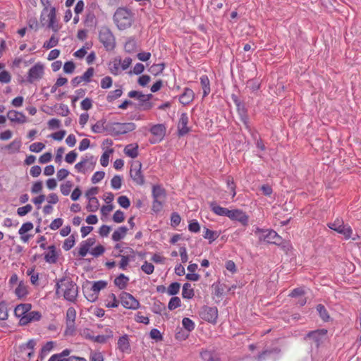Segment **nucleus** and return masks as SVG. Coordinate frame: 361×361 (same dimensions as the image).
Returning <instances> with one entry per match:
<instances>
[{"mask_svg": "<svg viewBox=\"0 0 361 361\" xmlns=\"http://www.w3.org/2000/svg\"><path fill=\"white\" fill-rule=\"evenodd\" d=\"M55 290L57 298L63 296L65 300L74 302L78 297V287L70 277L64 276L56 280Z\"/></svg>", "mask_w": 361, "mask_h": 361, "instance_id": "1", "label": "nucleus"}, {"mask_svg": "<svg viewBox=\"0 0 361 361\" xmlns=\"http://www.w3.org/2000/svg\"><path fill=\"white\" fill-rule=\"evenodd\" d=\"M113 19L118 29L123 30L132 25L133 22V13L127 8L119 7L114 13Z\"/></svg>", "mask_w": 361, "mask_h": 361, "instance_id": "2", "label": "nucleus"}, {"mask_svg": "<svg viewBox=\"0 0 361 361\" xmlns=\"http://www.w3.org/2000/svg\"><path fill=\"white\" fill-rule=\"evenodd\" d=\"M136 128L134 123H109L105 126V130L113 136H118L133 131Z\"/></svg>", "mask_w": 361, "mask_h": 361, "instance_id": "3", "label": "nucleus"}, {"mask_svg": "<svg viewBox=\"0 0 361 361\" xmlns=\"http://www.w3.org/2000/svg\"><path fill=\"white\" fill-rule=\"evenodd\" d=\"M99 40L107 51H113L116 47V38L110 28L102 26L99 30Z\"/></svg>", "mask_w": 361, "mask_h": 361, "instance_id": "4", "label": "nucleus"}, {"mask_svg": "<svg viewBox=\"0 0 361 361\" xmlns=\"http://www.w3.org/2000/svg\"><path fill=\"white\" fill-rule=\"evenodd\" d=\"M76 310L73 307L68 308L66 314V329L64 334L66 336H73L75 334Z\"/></svg>", "mask_w": 361, "mask_h": 361, "instance_id": "5", "label": "nucleus"}, {"mask_svg": "<svg viewBox=\"0 0 361 361\" xmlns=\"http://www.w3.org/2000/svg\"><path fill=\"white\" fill-rule=\"evenodd\" d=\"M199 315L202 319L212 324H216L218 318V309L216 307L204 305L201 307Z\"/></svg>", "mask_w": 361, "mask_h": 361, "instance_id": "6", "label": "nucleus"}, {"mask_svg": "<svg viewBox=\"0 0 361 361\" xmlns=\"http://www.w3.org/2000/svg\"><path fill=\"white\" fill-rule=\"evenodd\" d=\"M121 305L126 309L137 310L140 306V302L130 293L123 291L119 295Z\"/></svg>", "mask_w": 361, "mask_h": 361, "instance_id": "7", "label": "nucleus"}, {"mask_svg": "<svg viewBox=\"0 0 361 361\" xmlns=\"http://www.w3.org/2000/svg\"><path fill=\"white\" fill-rule=\"evenodd\" d=\"M142 163L140 161H135L130 170V176L133 181L138 185H143L145 183V176L141 171Z\"/></svg>", "mask_w": 361, "mask_h": 361, "instance_id": "8", "label": "nucleus"}, {"mask_svg": "<svg viewBox=\"0 0 361 361\" xmlns=\"http://www.w3.org/2000/svg\"><path fill=\"white\" fill-rule=\"evenodd\" d=\"M328 331L326 329H319L314 331H309L304 337V340L310 339L314 344L316 348H319L320 345L326 340Z\"/></svg>", "mask_w": 361, "mask_h": 361, "instance_id": "9", "label": "nucleus"}, {"mask_svg": "<svg viewBox=\"0 0 361 361\" xmlns=\"http://www.w3.org/2000/svg\"><path fill=\"white\" fill-rule=\"evenodd\" d=\"M329 228L343 235L346 240L351 238L353 230L350 226L345 225L343 221H340L337 219L334 223L329 224Z\"/></svg>", "mask_w": 361, "mask_h": 361, "instance_id": "10", "label": "nucleus"}, {"mask_svg": "<svg viewBox=\"0 0 361 361\" xmlns=\"http://www.w3.org/2000/svg\"><path fill=\"white\" fill-rule=\"evenodd\" d=\"M166 128L164 124L153 125L149 129V132L154 135V137L149 140L150 143L156 144L161 142L166 135Z\"/></svg>", "mask_w": 361, "mask_h": 361, "instance_id": "11", "label": "nucleus"}, {"mask_svg": "<svg viewBox=\"0 0 361 361\" xmlns=\"http://www.w3.org/2000/svg\"><path fill=\"white\" fill-rule=\"evenodd\" d=\"M43 75L44 66L41 63H37L30 68L26 80L29 83H32L35 80L41 79Z\"/></svg>", "mask_w": 361, "mask_h": 361, "instance_id": "12", "label": "nucleus"}, {"mask_svg": "<svg viewBox=\"0 0 361 361\" xmlns=\"http://www.w3.org/2000/svg\"><path fill=\"white\" fill-rule=\"evenodd\" d=\"M259 240L275 245H280L282 242L281 237L274 230L263 231V234L259 237Z\"/></svg>", "mask_w": 361, "mask_h": 361, "instance_id": "13", "label": "nucleus"}, {"mask_svg": "<svg viewBox=\"0 0 361 361\" xmlns=\"http://www.w3.org/2000/svg\"><path fill=\"white\" fill-rule=\"evenodd\" d=\"M236 106L238 114L239 115L240 121L243 123L245 128L248 132H252V128L250 126L249 116L247 114V109L245 107L244 102H240Z\"/></svg>", "mask_w": 361, "mask_h": 361, "instance_id": "14", "label": "nucleus"}, {"mask_svg": "<svg viewBox=\"0 0 361 361\" xmlns=\"http://www.w3.org/2000/svg\"><path fill=\"white\" fill-rule=\"evenodd\" d=\"M228 217L231 220L239 221L243 226L248 224L249 216L243 210L238 209L230 210Z\"/></svg>", "mask_w": 361, "mask_h": 361, "instance_id": "15", "label": "nucleus"}, {"mask_svg": "<svg viewBox=\"0 0 361 361\" xmlns=\"http://www.w3.org/2000/svg\"><path fill=\"white\" fill-rule=\"evenodd\" d=\"M189 121L188 116L186 113H182L178 123V135L179 137L184 136L190 132L188 127Z\"/></svg>", "mask_w": 361, "mask_h": 361, "instance_id": "16", "label": "nucleus"}, {"mask_svg": "<svg viewBox=\"0 0 361 361\" xmlns=\"http://www.w3.org/2000/svg\"><path fill=\"white\" fill-rule=\"evenodd\" d=\"M87 164H88L87 169H93L94 166L96 164V159L94 157V156H90L89 158L82 159V161L75 165V169L80 173H85L86 170L85 166Z\"/></svg>", "mask_w": 361, "mask_h": 361, "instance_id": "17", "label": "nucleus"}, {"mask_svg": "<svg viewBox=\"0 0 361 361\" xmlns=\"http://www.w3.org/2000/svg\"><path fill=\"white\" fill-rule=\"evenodd\" d=\"M49 111H46V113L49 115L56 114L57 115L61 116H67L70 114V110L68 106L64 104H56L54 106L49 107Z\"/></svg>", "mask_w": 361, "mask_h": 361, "instance_id": "18", "label": "nucleus"}, {"mask_svg": "<svg viewBox=\"0 0 361 361\" xmlns=\"http://www.w3.org/2000/svg\"><path fill=\"white\" fill-rule=\"evenodd\" d=\"M95 243L96 239L94 238H89L87 240L82 241L78 250V256L80 257H85L89 252L90 248L94 245Z\"/></svg>", "mask_w": 361, "mask_h": 361, "instance_id": "19", "label": "nucleus"}, {"mask_svg": "<svg viewBox=\"0 0 361 361\" xmlns=\"http://www.w3.org/2000/svg\"><path fill=\"white\" fill-rule=\"evenodd\" d=\"M42 317V314L39 311H29L26 316H23L20 319V325H27V324L39 321Z\"/></svg>", "mask_w": 361, "mask_h": 361, "instance_id": "20", "label": "nucleus"}, {"mask_svg": "<svg viewBox=\"0 0 361 361\" xmlns=\"http://www.w3.org/2000/svg\"><path fill=\"white\" fill-rule=\"evenodd\" d=\"M7 118L11 121L18 123H24L26 122V116L23 112L16 110H10L7 113Z\"/></svg>", "mask_w": 361, "mask_h": 361, "instance_id": "21", "label": "nucleus"}, {"mask_svg": "<svg viewBox=\"0 0 361 361\" xmlns=\"http://www.w3.org/2000/svg\"><path fill=\"white\" fill-rule=\"evenodd\" d=\"M195 98V93L189 87H185L184 92L179 97V102L184 106L191 103Z\"/></svg>", "mask_w": 361, "mask_h": 361, "instance_id": "22", "label": "nucleus"}, {"mask_svg": "<svg viewBox=\"0 0 361 361\" xmlns=\"http://www.w3.org/2000/svg\"><path fill=\"white\" fill-rule=\"evenodd\" d=\"M49 252L44 255V260L49 264H55L58 260V253L54 245L47 247Z\"/></svg>", "mask_w": 361, "mask_h": 361, "instance_id": "23", "label": "nucleus"}, {"mask_svg": "<svg viewBox=\"0 0 361 361\" xmlns=\"http://www.w3.org/2000/svg\"><path fill=\"white\" fill-rule=\"evenodd\" d=\"M32 305L30 303H21L18 305L14 310L15 315L18 318L26 316L27 312L31 310Z\"/></svg>", "mask_w": 361, "mask_h": 361, "instance_id": "24", "label": "nucleus"}, {"mask_svg": "<svg viewBox=\"0 0 361 361\" xmlns=\"http://www.w3.org/2000/svg\"><path fill=\"white\" fill-rule=\"evenodd\" d=\"M49 18V24L47 27L51 28L54 32H56L59 30L60 27L56 23V8L52 7L50 9L49 13L48 15Z\"/></svg>", "mask_w": 361, "mask_h": 361, "instance_id": "25", "label": "nucleus"}, {"mask_svg": "<svg viewBox=\"0 0 361 361\" xmlns=\"http://www.w3.org/2000/svg\"><path fill=\"white\" fill-rule=\"evenodd\" d=\"M209 208L215 214L218 216L228 217V214H230V209L219 206L215 202H212L209 203Z\"/></svg>", "mask_w": 361, "mask_h": 361, "instance_id": "26", "label": "nucleus"}, {"mask_svg": "<svg viewBox=\"0 0 361 361\" xmlns=\"http://www.w3.org/2000/svg\"><path fill=\"white\" fill-rule=\"evenodd\" d=\"M152 195L154 200H165L166 190L159 185H154L152 187Z\"/></svg>", "mask_w": 361, "mask_h": 361, "instance_id": "27", "label": "nucleus"}, {"mask_svg": "<svg viewBox=\"0 0 361 361\" xmlns=\"http://www.w3.org/2000/svg\"><path fill=\"white\" fill-rule=\"evenodd\" d=\"M34 355V350L27 352L25 350V346H20L19 351L17 354V357L15 361H30L31 357Z\"/></svg>", "mask_w": 361, "mask_h": 361, "instance_id": "28", "label": "nucleus"}, {"mask_svg": "<svg viewBox=\"0 0 361 361\" xmlns=\"http://www.w3.org/2000/svg\"><path fill=\"white\" fill-rule=\"evenodd\" d=\"M129 281V278L124 274H120L114 281V285L120 290L126 288Z\"/></svg>", "mask_w": 361, "mask_h": 361, "instance_id": "29", "label": "nucleus"}, {"mask_svg": "<svg viewBox=\"0 0 361 361\" xmlns=\"http://www.w3.org/2000/svg\"><path fill=\"white\" fill-rule=\"evenodd\" d=\"M118 348L121 352H128L130 350V345L128 335L125 334L120 337L118 341Z\"/></svg>", "mask_w": 361, "mask_h": 361, "instance_id": "30", "label": "nucleus"}, {"mask_svg": "<svg viewBox=\"0 0 361 361\" xmlns=\"http://www.w3.org/2000/svg\"><path fill=\"white\" fill-rule=\"evenodd\" d=\"M128 229L126 226H120L116 229L112 234L111 238L114 242H118L121 239L124 238L126 235Z\"/></svg>", "mask_w": 361, "mask_h": 361, "instance_id": "31", "label": "nucleus"}, {"mask_svg": "<svg viewBox=\"0 0 361 361\" xmlns=\"http://www.w3.org/2000/svg\"><path fill=\"white\" fill-rule=\"evenodd\" d=\"M138 145L137 144H129L124 148V153L130 158H136L138 154Z\"/></svg>", "mask_w": 361, "mask_h": 361, "instance_id": "32", "label": "nucleus"}, {"mask_svg": "<svg viewBox=\"0 0 361 361\" xmlns=\"http://www.w3.org/2000/svg\"><path fill=\"white\" fill-rule=\"evenodd\" d=\"M200 83L203 90V97H205L211 91L210 82L207 75H203L200 77Z\"/></svg>", "mask_w": 361, "mask_h": 361, "instance_id": "33", "label": "nucleus"}, {"mask_svg": "<svg viewBox=\"0 0 361 361\" xmlns=\"http://www.w3.org/2000/svg\"><path fill=\"white\" fill-rule=\"evenodd\" d=\"M281 353V348L279 347H275L271 349H268L263 350L261 352L257 357V361H264L266 359V357L271 355V354H279Z\"/></svg>", "mask_w": 361, "mask_h": 361, "instance_id": "34", "label": "nucleus"}, {"mask_svg": "<svg viewBox=\"0 0 361 361\" xmlns=\"http://www.w3.org/2000/svg\"><path fill=\"white\" fill-rule=\"evenodd\" d=\"M195 292L190 283H185L183 286L182 296L185 299H191L194 297Z\"/></svg>", "mask_w": 361, "mask_h": 361, "instance_id": "35", "label": "nucleus"}, {"mask_svg": "<svg viewBox=\"0 0 361 361\" xmlns=\"http://www.w3.org/2000/svg\"><path fill=\"white\" fill-rule=\"evenodd\" d=\"M97 18L94 12L88 11L84 20L85 25L87 27H93L97 25Z\"/></svg>", "mask_w": 361, "mask_h": 361, "instance_id": "36", "label": "nucleus"}, {"mask_svg": "<svg viewBox=\"0 0 361 361\" xmlns=\"http://www.w3.org/2000/svg\"><path fill=\"white\" fill-rule=\"evenodd\" d=\"M55 343L54 341H47L41 348L39 357L43 360L44 357L53 349Z\"/></svg>", "mask_w": 361, "mask_h": 361, "instance_id": "37", "label": "nucleus"}, {"mask_svg": "<svg viewBox=\"0 0 361 361\" xmlns=\"http://www.w3.org/2000/svg\"><path fill=\"white\" fill-rule=\"evenodd\" d=\"M316 310L318 312V314L320 317V318L324 321V322H328L330 317H329V312L326 310V308L325 307V306L322 304H319L317 305L316 307Z\"/></svg>", "mask_w": 361, "mask_h": 361, "instance_id": "38", "label": "nucleus"}, {"mask_svg": "<svg viewBox=\"0 0 361 361\" xmlns=\"http://www.w3.org/2000/svg\"><path fill=\"white\" fill-rule=\"evenodd\" d=\"M21 147V141L20 140L16 139L12 141L10 144L7 145L5 147V149L9 151V153L13 154L17 152L20 150Z\"/></svg>", "mask_w": 361, "mask_h": 361, "instance_id": "39", "label": "nucleus"}, {"mask_svg": "<svg viewBox=\"0 0 361 361\" xmlns=\"http://www.w3.org/2000/svg\"><path fill=\"white\" fill-rule=\"evenodd\" d=\"M204 233L203 235V237L205 239H208L209 241V243H212L214 242L217 238L219 236V234L217 231H212L207 228H204Z\"/></svg>", "mask_w": 361, "mask_h": 361, "instance_id": "40", "label": "nucleus"}, {"mask_svg": "<svg viewBox=\"0 0 361 361\" xmlns=\"http://www.w3.org/2000/svg\"><path fill=\"white\" fill-rule=\"evenodd\" d=\"M125 51L128 53H133L137 49V42L134 38H129L124 45Z\"/></svg>", "mask_w": 361, "mask_h": 361, "instance_id": "41", "label": "nucleus"}, {"mask_svg": "<svg viewBox=\"0 0 361 361\" xmlns=\"http://www.w3.org/2000/svg\"><path fill=\"white\" fill-rule=\"evenodd\" d=\"M152 311L155 314H161L162 312L166 311V306L160 300H156L152 306Z\"/></svg>", "mask_w": 361, "mask_h": 361, "instance_id": "42", "label": "nucleus"}, {"mask_svg": "<svg viewBox=\"0 0 361 361\" xmlns=\"http://www.w3.org/2000/svg\"><path fill=\"white\" fill-rule=\"evenodd\" d=\"M106 119H101L92 126V130L95 133H101L105 130Z\"/></svg>", "mask_w": 361, "mask_h": 361, "instance_id": "43", "label": "nucleus"}, {"mask_svg": "<svg viewBox=\"0 0 361 361\" xmlns=\"http://www.w3.org/2000/svg\"><path fill=\"white\" fill-rule=\"evenodd\" d=\"M99 207V202L97 197L90 198L89 203L86 208L88 212H94L98 210Z\"/></svg>", "mask_w": 361, "mask_h": 361, "instance_id": "44", "label": "nucleus"}, {"mask_svg": "<svg viewBox=\"0 0 361 361\" xmlns=\"http://www.w3.org/2000/svg\"><path fill=\"white\" fill-rule=\"evenodd\" d=\"M122 94H123V90L121 88L116 89L114 91H110L106 96V100L108 102H112L114 100H116V99L121 97Z\"/></svg>", "mask_w": 361, "mask_h": 361, "instance_id": "45", "label": "nucleus"}, {"mask_svg": "<svg viewBox=\"0 0 361 361\" xmlns=\"http://www.w3.org/2000/svg\"><path fill=\"white\" fill-rule=\"evenodd\" d=\"M107 282L103 280L94 281L91 288V290L92 292H96L97 294H99V291L102 289H104L107 286Z\"/></svg>", "mask_w": 361, "mask_h": 361, "instance_id": "46", "label": "nucleus"}, {"mask_svg": "<svg viewBox=\"0 0 361 361\" xmlns=\"http://www.w3.org/2000/svg\"><path fill=\"white\" fill-rule=\"evenodd\" d=\"M8 317L7 303L5 301L0 302V321H5Z\"/></svg>", "mask_w": 361, "mask_h": 361, "instance_id": "47", "label": "nucleus"}, {"mask_svg": "<svg viewBox=\"0 0 361 361\" xmlns=\"http://www.w3.org/2000/svg\"><path fill=\"white\" fill-rule=\"evenodd\" d=\"M137 99L139 100L138 107L140 110L147 111L152 108V103L147 102L145 100L146 98L137 97Z\"/></svg>", "mask_w": 361, "mask_h": 361, "instance_id": "48", "label": "nucleus"}, {"mask_svg": "<svg viewBox=\"0 0 361 361\" xmlns=\"http://www.w3.org/2000/svg\"><path fill=\"white\" fill-rule=\"evenodd\" d=\"M180 284L178 282L171 283L167 289V293L169 295H176L179 293Z\"/></svg>", "mask_w": 361, "mask_h": 361, "instance_id": "49", "label": "nucleus"}, {"mask_svg": "<svg viewBox=\"0 0 361 361\" xmlns=\"http://www.w3.org/2000/svg\"><path fill=\"white\" fill-rule=\"evenodd\" d=\"M180 305H181L180 299L178 297L174 296L170 299L169 302L168 304V308L170 310H173L180 307Z\"/></svg>", "mask_w": 361, "mask_h": 361, "instance_id": "50", "label": "nucleus"}, {"mask_svg": "<svg viewBox=\"0 0 361 361\" xmlns=\"http://www.w3.org/2000/svg\"><path fill=\"white\" fill-rule=\"evenodd\" d=\"M164 68H165L164 63L153 64L150 67L149 71L154 75H158L163 72Z\"/></svg>", "mask_w": 361, "mask_h": 361, "instance_id": "51", "label": "nucleus"}, {"mask_svg": "<svg viewBox=\"0 0 361 361\" xmlns=\"http://www.w3.org/2000/svg\"><path fill=\"white\" fill-rule=\"evenodd\" d=\"M113 337V331H110V334L98 335L93 336L92 341L98 343H105L109 338Z\"/></svg>", "mask_w": 361, "mask_h": 361, "instance_id": "52", "label": "nucleus"}, {"mask_svg": "<svg viewBox=\"0 0 361 361\" xmlns=\"http://www.w3.org/2000/svg\"><path fill=\"white\" fill-rule=\"evenodd\" d=\"M182 324L185 330L188 332L192 331L195 329L194 322L188 317H185L182 320Z\"/></svg>", "mask_w": 361, "mask_h": 361, "instance_id": "53", "label": "nucleus"}, {"mask_svg": "<svg viewBox=\"0 0 361 361\" xmlns=\"http://www.w3.org/2000/svg\"><path fill=\"white\" fill-rule=\"evenodd\" d=\"M122 185V177L119 175H115L111 180V186L114 190H118Z\"/></svg>", "mask_w": 361, "mask_h": 361, "instance_id": "54", "label": "nucleus"}, {"mask_svg": "<svg viewBox=\"0 0 361 361\" xmlns=\"http://www.w3.org/2000/svg\"><path fill=\"white\" fill-rule=\"evenodd\" d=\"M75 240L73 234L66 238L63 243V248L64 250L68 251L71 250L75 245Z\"/></svg>", "mask_w": 361, "mask_h": 361, "instance_id": "55", "label": "nucleus"}, {"mask_svg": "<svg viewBox=\"0 0 361 361\" xmlns=\"http://www.w3.org/2000/svg\"><path fill=\"white\" fill-rule=\"evenodd\" d=\"M73 187V183L71 181L68 180L65 183L61 185L60 189L61 193L64 196H67L70 194L71 188Z\"/></svg>", "mask_w": 361, "mask_h": 361, "instance_id": "56", "label": "nucleus"}, {"mask_svg": "<svg viewBox=\"0 0 361 361\" xmlns=\"http://www.w3.org/2000/svg\"><path fill=\"white\" fill-rule=\"evenodd\" d=\"M59 43V38L56 37L54 35H52L49 41H46L44 44L43 47L49 49L51 48H53L56 47Z\"/></svg>", "mask_w": 361, "mask_h": 361, "instance_id": "57", "label": "nucleus"}, {"mask_svg": "<svg viewBox=\"0 0 361 361\" xmlns=\"http://www.w3.org/2000/svg\"><path fill=\"white\" fill-rule=\"evenodd\" d=\"M180 221H181V217L178 212H173L171 213V226L172 227L176 228V226H178L180 224Z\"/></svg>", "mask_w": 361, "mask_h": 361, "instance_id": "58", "label": "nucleus"}, {"mask_svg": "<svg viewBox=\"0 0 361 361\" xmlns=\"http://www.w3.org/2000/svg\"><path fill=\"white\" fill-rule=\"evenodd\" d=\"M113 152H114V149H110L103 153V154L102 155L101 159H100V163H101L102 166H103L104 167L108 166L109 161V154H111Z\"/></svg>", "mask_w": 361, "mask_h": 361, "instance_id": "59", "label": "nucleus"}, {"mask_svg": "<svg viewBox=\"0 0 361 361\" xmlns=\"http://www.w3.org/2000/svg\"><path fill=\"white\" fill-rule=\"evenodd\" d=\"M94 73V69L93 67H90L87 70L81 75L82 81L85 82H90L91 81V78L93 76Z\"/></svg>", "mask_w": 361, "mask_h": 361, "instance_id": "60", "label": "nucleus"}, {"mask_svg": "<svg viewBox=\"0 0 361 361\" xmlns=\"http://www.w3.org/2000/svg\"><path fill=\"white\" fill-rule=\"evenodd\" d=\"M117 200L119 205L124 209H128L130 206V201L127 196H120Z\"/></svg>", "mask_w": 361, "mask_h": 361, "instance_id": "61", "label": "nucleus"}, {"mask_svg": "<svg viewBox=\"0 0 361 361\" xmlns=\"http://www.w3.org/2000/svg\"><path fill=\"white\" fill-rule=\"evenodd\" d=\"M164 202V200L153 199L152 207V211L155 213H159V212H161V210L163 208Z\"/></svg>", "mask_w": 361, "mask_h": 361, "instance_id": "62", "label": "nucleus"}, {"mask_svg": "<svg viewBox=\"0 0 361 361\" xmlns=\"http://www.w3.org/2000/svg\"><path fill=\"white\" fill-rule=\"evenodd\" d=\"M33 228V224L32 222H26L24 223L20 229L18 230V233L20 235H23V234H25V233L31 231Z\"/></svg>", "mask_w": 361, "mask_h": 361, "instance_id": "63", "label": "nucleus"}, {"mask_svg": "<svg viewBox=\"0 0 361 361\" xmlns=\"http://www.w3.org/2000/svg\"><path fill=\"white\" fill-rule=\"evenodd\" d=\"M201 356L206 361H220L219 357L214 356L211 352L207 350L202 353Z\"/></svg>", "mask_w": 361, "mask_h": 361, "instance_id": "64", "label": "nucleus"}]
</instances>
